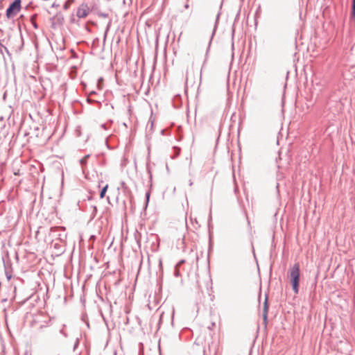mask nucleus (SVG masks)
I'll use <instances>...</instances> for the list:
<instances>
[{"label": "nucleus", "instance_id": "nucleus-1", "mask_svg": "<svg viewBox=\"0 0 355 355\" xmlns=\"http://www.w3.org/2000/svg\"><path fill=\"white\" fill-rule=\"evenodd\" d=\"M300 275V264L296 263L288 270V277L295 294H297L299 292Z\"/></svg>", "mask_w": 355, "mask_h": 355}, {"label": "nucleus", "instance_id": "nucleus-2", "mask_svg": "<svg viewBox=\"0 0 355 355\" xmlns=\"http://www.w3.org/2000/svg\"><path fill=\"white\" fill-rule=\"evenodd\" d=\"M21 0H15L12 2L6 10V17L8 19L16 16L21 10Z\"/></svg>", "mask_w": 355, "mask_h": 355}, {"label": "nucleus", "instance_id": "nucleus-3", "mask_svg": "<svg viewBox=\"0 0 355 355\" xmlns=\"http://www.w3.org/2000/svg\"><path fill=\"white\" fill-rule=\"evenodd\" d=\"M89 12H90L89 7L87 4L83 3L78 7V8L77 10L76 15L78 17L84 18V17H86L89 15Z\"/></svg>", "mask_w": 355, "mask_h": 355}, {"label": "nucleus", "instance_id": "nucleus-4", "mask_svg": "<svg viewBox=\"0 0 355 355\" xmlns=\"http://www.w3.org/2000/svg\"><path fill=\"white\" fill-rule=\"evenodd\" d=\"M268 311V299L267 297L265 300L264 304H263V319L264 320H267V315Z\"/></svg>", "mask_w": 355, "mask_h": 355}, {"label": "nucleus", "instance_id": "nucleus-5", "mask_svg": "<svg viewBox=\"0 0 355 355\" xmlns=\"http://www.w3.org/2000/svg\"><path fill=\"white\" fill-rule=\"evenodd\" d=\"M107 189H108V185L106 184L101 190V193H100V198H103L105 196V193L107 191Z\"/></svg>", "mask_w": 355, "mask_h": 355}, {"label": "nucleus", "instance_id": "nucleus-6", "mask_svg": "<svg viewBox=\"0 0 355 355\" xmlns=\"http://www.w3.org/2000/svg\"><path fill=\"white\" fill-rule=\"evenodd\" d=\"M352 16L353 18H355V0L352 1Z\"/></svg>", "mask_w": 355, "mask_h": 355}, {"label": "nucleus", "instance_id": "nucleus-7", "mask_svg": "<svg viewBox=\"0 0 355 355\" xmlns=\"http://www.w3.org/2000/svg\"><path fill=\"white\" fill-rule=\"evenodd\" d=\"M70 4H71V1L70 0L67 1V2H65V3L63 6L64 9H65V10L68 9V8L70 6Z\"/></svg>", "mask_w": 355, "mask_h": 355}, {"label": "nucleus", "instance_id": "nucleus-8", "mask_svg": "<svg viewBox=\"0 0 355 355\" xmlns=\"http://www.w3.org/2000/svg\"><path fill=\"white\" fill-rule=\"evenodd\" d=\"M89 157V156L87 155V156H85V157H83V158L81 159V163H82V164H84V163L86 162V160H87V157Z\"/></svg>", "mask_w": 355, "mask_h": 355}]
</instances>
